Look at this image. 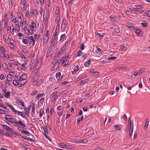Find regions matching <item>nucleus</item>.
<instances>
[{
  "mask_svg": "<svg viewBox=\"0 0 150 150\" xmlns=\"http://www.w3.org/2000/svg\"><path fill=\"white\" fill-rule=\"evenodd\" d=\"M68 56H68H67V57L65 56L61 58L59 60L60 61V62H61L62 64H64L67 61L68 58Z\"/></svg>",
  "mask_w": 150,
  "mask_h": 150,
  "instance_id": "obj_1",
  "label": "nucleus"
},
{
  "mask_svg": "<svg viewBox=\"0 0 150 150\" xmlns=\"http://www.w3.org/2000/svg\"><path fill=\"white\" fill-rule=\"evenodd\" d=\"M110 29L114 30L116 32L119 33L120 32V29L118 26H115L113 27L110 28Z\"/></svg>",
  "mask_w": 150,
  "mask_h": 150,
  "instance_id": "obj_2",
  "label": "nucleus"
},
{
  "mask_svg": "<svg viewBox=\"0 0 150 150\" xmlns=\"http://www.w3.org/2000/svg\"><path fill=\"white\" fill-rule=\"evenodd\" d=\"M115 128L116 130H119L121 131L123 130L124 129L123 126L121 125H115Z\"/></svg>",
  "mask_w": 150,
  "mask_h": 150,
  "instance_id": "obj_3",
  "label": "nucleus"
},
{
  "mask_svg": "<svg viewBox=\"0 0 150 150\" xmlns=\"http://www.w3.org/2000/svg\"><path fill=\"white\" fill-rule=\"evenodd\" d=\"M129 124V127L128 129H130L132 130V132H133V129H134V123L132 121V122L130 123H128Z\"/></svg>",
  "mask_w": 150,
  "mask_h": 150,
  "instance_id": "obj_4",
  "label": "nucleus"
},
{
  "mask_svg": "<svg viewBox=\"0 0 150 150\" xmlns=\"http://www.w3.org/2000/svg\"><path fill=\"white\" fill-rule=\"evenodd\" d=\"M49 38V36L47 35V34H45L43 41V44H45L47 42L48 39Z\"/></svg>",
  "mask_w": 150,
  "mask_h": 150,
  "instance_id": "obj_5",
  "label": "nucleus"
},
{
  "mask_svg": "<svg viewBox=\"0 0 150 150\" xmlns=\"http://www.w3.org/2000/svg\"><path fill=\"white\" fill-rule=\"evenodd\" d=\"M17 81L18 82L17 83V85L20 87H22L24 86L26 83V81L25 82H23V81L22 82V81L19 80H17Z\"/></svg>",
  "mask_w": 150,
  "mask_h": 150,
  "instance_id": "obj_6",
  "label": "nucleus"
},
{
  "mask_svg": "<svg viewBox=\"0 0 150 150\" xmlns=\"http://www.w3.org/2000/svg\"><path fill=\"white\" fill-rule=\"evenodd\" d=\"M60 63V61H59V60H58L55 62H54L53 64L54 67H55L56 68H57L59 66Z\"/></svg>",
  "mask_w": 150,
  "mask_h": 150,
  "instance_id": "obj_7",
  "label": "nucleus"
},
{
  "mask_svg": "<svg viewBox=\"0 0 150 150\" xmlns=\"http://www.w3.org/2000/svg\"><path fill=\"white\" fill-rule=\"evenodd\" d=\"M27 77V75L25 74H24L19 77V80L21 81H24L25 79Z\"/></svg>",
  "mask_w": 150,
  "mask_h": 150,
  "instance_id": "obj_8",
  "label": "nucleus"
},
{
  "mask_svg": "<svg viewBox=\"0 0 150 150\" xmlns=\"http://www.w3.org/2000/svg\"><path fill=\"white\" fill-rule=\"evenodd\" d=\"M66 21L65 20L63 19L62 24V28L64 30L66 28Z\"/></svg>",
  "mask_w": 150,
  "mask_h": 150,
  "instance_id": "obj_9",
  "label": "nucleus"
},
{
  "mask_svg": "<svg viewBox=\"0 0 150 150\" xmlns=\"http://www.w3.org/2000/svg\"><path fill=\"white\" fill-rule=\"evenodd\" d=\"M59 145L62 148H65L66 149H68L69 148V147L68 146L65 144L63 143H59Z\"/></svg>",
  "mask_w": 150,
  "mask_h": 150,
  "instance_id": "obj_10",
  "label": "nucleus"
},
{
  "mask_svg": "<svg viewBox=\"0 0 150 150\" xmlns=\"http://www.w3.org/2000/svg\"><path fill=\"white\" fill-rule=\"evenodd\" d=\"M134 32L138 34L141 35L142 33V31L139 28H137L134 30Z\"/></svg>",
  "mask_w": 150,
  "mask_h": 150,
  "instance_id": "obj_11",
  "label": "nucleus"
},
{
  "mask_svg": "<svg viewBox=\"0 0 150 150\" xmlns=\"http://www.w3.org/2000/svg\"><path fill=\"white\" fill-rule=\"evenodd\" d=\"M57 35H56V34H54L52 36V41L51 42V43H52V42H53L54 41H55L57 40Z\"/></svg>",
  "mask_w": 150,
  "mask_h": 150,
  "instance_id": "obj_12",
  "label": "nucleus"
},
{
  "mask_svg": "<svg viewBox=\"0 0 150 150\" xmlns=\"http://www.w3.org/2000/svg\"><path fill=\"white\" fill-rule=\"evenodd\" d=\"M89 79H86L84 80H82L79 82V85H81L83 83H86L89 81Z\"/></svg>",
  "mask_w": 150,
  "mask_h": 150,
  "instance_id": "obj_13",
  "label": "nucleus"
},
{
  "mask_svg": "<svg viewBox=\"0 0 150 150\" xmlns=\"http://www.w3.org/2000/svg\"><path fill=\"white\" fill-rule=\"evenodd\" d=\"M11 93L10 92H6V93H4L3 94L4 95V97L6 98H9L10 96Z\"/></svg>",
  "mask_w": 150,
  "mask_h": 150,
  "instance_id": "obj_14",
  "label": "nucleus"
},
{
  "mask_svg": "<svg viewBox=\"0 0 150 150\" xmlns=\"http://www.w3.org/2000/svg\"><path fill=\"white\" fill-rule=\"evenodd\" d=\"M3 127V128L5 129H6L9 131H11L12 130V129L9 127H8V126L4 125H2V126Z\"/></svg>",
  "mask_w": 150,
  "mask_h": 150,
  "instance_id": "obj_15",
  "label": "nucleus"
},
{
  "mask_svg": "<svg viewBox=\"0 0 150 150\" xmlns=\"http://www.w3.org/2000/svg\"><path fill=\"white\" fill-rule=\"evenodd\" d=\"M65 46L62 47L59 50L60 52L62 53V54H64V53L66 52V50H65Z\"/></svg>",
  "mask_w": 150,
  "mask_h": 150,
  "instance_id": "obj_16",
  "label": "nucleus"
},
{
  "mask_svg": "<svg viewBox=\"0 0 150 150\" xmlns=\"http://www.w3.org/2000/svg\"><path fill=\"white\" fill-rule=\"evenodd\" d=\"M57 13L56 15V16L57 17V18L56 20V22L57 23V26H58L59 25V15L58 14V12L59 11H58L57 12V11L56 12Z\"/></svg>",
  "mask_w": 150,
  "mask_h": 150,
  "instance_id": "obj_17",
  "label": "nucleus"
},
{
  "mask_svg": "<svg viewBox=\"0 0 150 150\" xmlns=\"http://www.w3.org/2000/svg\"><path fill=\"white\" fill-rule=\"evenodd\" d=\"M9 107L11 108L13 112H14L16 114L17 113L18 111L15 110L12 106L11 105Z\"/></svg>",
  "mask_w": 150,
  "mask_h": 150,
  "instance_id": "obj_18",
  "label": "nucleus"
},
{
  "mask_svg": "<svg viewBox=\"0 0 150 150\" xmlns=\"http://www.w3.org/2000/svg\"><path fill=\"white\" fill-rule=\"evenodd\" d=\"M127 25L129 28H130L131 29L133 28L134 26L133 24L131 23H128L127 24Z\"/></svg>",
  "mask_w": 150,
  "mask_h": 150,
  "instance_id": "obj_19",
  "label": "nucleus"
},
{
  "mask_svg": "<svg viewBox=\"0 0 150 150\" xmlns=\"http://www.w3.org/2000/svg\"><path fill=\"white\" fill-rule=\"evenodd\" d=\"M0 51L1 54H4V53L5 51L4 48L3 46H1L0 47Z\"/></svg>",
  "mask_w": 150,
  "mask_h": 150,
  "instance_id": "obj_20",
  "label": "nucleus"
},
{
  "mask_svg": "<svg viewBox=\"0 0 150 150\" xmlns=\"http://www.w3.org/2000/svg\"><path fill=\"white\" fill-rule=\"evenodd\" d=\"M91 62V59H90L88 62H86L84 64L85 67H88L90 65V63Z\"/></svg>",
  "mask_w": 150,
  "mask_h": 150,
  "instance_id": "obj_21",
  "label": "nucleus"
},
{
  "mask_svg": "<svg viewBox=\"0 0 150 150\" xmlns=\"http://www.w3.org/2000/svg\"><path fill=\"white\" fill-rule=\"evenodd\" d=\"M18 115H19V114L21 113V115H21V117L23 118H25V116L24 115H23V112H20L18 111L17 113Z\"/></svg>",
  "mask_w": 150,
  "mask_h": 150,
  "instance_id": "obj_22",
  "label": "nucleus"
},
{
  "mask_svg": "<svg viewBox=\"0 0 150 150\" xmlns=\"http://www.w3.org/2000/svg\"><path fill=\"white\" fill-rule=\"evenodd\" d=\"M30 27H32V28H34L36 27V25L35 22H32L31 23V25H30Z\"/></svg>",
  "mask_w": 150,
  "mask_h": 150,
  "instance_id": "obj_23",
  "label": "nucleus"
},
{
  "mask_svg": "<svg viewBox=\"0 0 150 150\" xmlns=\"http://www.w3.org/2000/svg\"><path fill=\"white\" fill-rule=\"evenodd\" d=\"M10 116L8 115H6L5 116L6 120L8 122V120H10L11 117H10Z\"/></svg>",
  "mask_w": 150,
  "mask_h": 150,
  "instance_id": "obj_24",
  "label": "nucleus"
},
{
  "mask_svg": "<svg viewBox=\"0 0 150 150\" xmlns=\"http://www.w3.org/2000/svg\"><path fill=\"white\" fill-rule=\"evenodd\" d=\"M149 121L148 120H146L145 125V126H144V128L145 129H146L148 127V125H149Z\"/></svg>",
  "mask_w": 150,
  "mask_h": 150,
  "instance_id": "obj_25",
  "label": "nucleus"
},
{
  "mask_svg": "<svg viewBox=\"0 0 150 150\" xmlns=\"http://www.w3.org/2000/svg\"><path fill=\"white\" fill-rule=\"evenodd\" d=\"M61 73L60 72H58L56 74V78L57 79H59L60 76H61Z\"/></svg>",
  "mask_w": 150,
  "mask_h": 150,
  "instance_id": "obj_26",
  "label": "nucleus"
},
{
  "mask_svg": "<svg viewBox=\"0 0 150 150\" xmlns=\"http://www.w3.org/2000/svg\"><path fill=\"white\" fill-rule=\"evenodd\" d=\"M16 120L15 118L11 117L10 120H8V122L11 123H13L14 122H15Z\"/></svg>",
  "mask_w": 150,
  "mask_h": 150,
  "instance_id": "obj_27",
  "label": "nucleus"
},
{
  "mask_svg": "<svg viewBox=\"0 0 150 150\" xmlns=\"http://www.w3.org/2000/svg\"><path fill=\"white\" fill-rule=\"evenodd\" d=\"M66 36V35L65 34H63L62 35H61V36L60 39L59 40V41L63 40Z\"/></svg>",
  "mask_w": 150,
  "mask_h": 150,
  "instance_id": "obj_28",
  "label": "nucleus"
},
{
  "mask_svg": "<svg viewBox=\"0 0 150 150\" xmlns=\"http://www.w3.org/2000/svg\"><path fill=\"white\" fill-rule=\"evenodd\" d=\"M44 95V93H42V94L39 93L37 96L35 97V98L38 99L40 97H42L43 95Z\"/></svg>",
  "mask_w": 150,
  "mask_h": 150,
  "instance_id": "obj_29",
  "label": "nucleus"
},
{
  "mask_svg": "<svg viewBox=\"0 0 150 150\" xmlns=\"http://www.w3.org/2000/svg\"><path fill=\"white\" fill-rule=\"evenodd\" d=\"M138 72L136 73H135V72L134 74H133L132 75L131 77L133 78H135V76H138Z\"/></svg>",
  "mask_w": 150,
  "mask_h": 150,
  "instance_id": "obj_30",
  "label": "nucleus"
},
{
  "mask_svg": "<svg viewBox=\"0 0 150 150\" xmlns=\"http://www.w3.org/2000/svg\"><path fill=\"white\" fill-rule=\"evenodd\" d=\"M0 107L6 109V110H8V108L6 107L3 105L1 104V103H0Z\"/></svg>",
  "mask_w": 150,
  "mask_h": 150,
  "instance_id": "obj_31",
  "label": "nucleus"
},
{
  "mask_svg": "<svg viewBox=\"0 0 150 150\" xmlns=\"http://www.w3.org/2000/svg\"><path fill=\"white\" fill-rule=\"evenodd\" d=\"M22 132L24 133V134L28 135L29 134V132L28 131H25L24 129H22Z\"/></svg>",
  "mask_w": 150,
  "mask_h": 150,
  "instance_id": "obj_32",
  "label": "nucleus"
},
{
  "mask_svg": "<svg viewBox=\"0 0 150 150\" xmlns=\"http://www.w3.org/2000/svg\"><path fill=\"white\" fill-rule=\"evenodd\" d=\"M82 52L81 50H79L77 53V54L78 56L79 57L81 55Z\"/></svg>",
  "mask_w": 150,
  "mask_h": 150,
  "instance_id": "obj_33",
  "label": "nucleus"
},
{
  "mask_svg": "<svg viewBox=\"0 0 150 150\" xmlns=\"http://www.w3.org/2000/svg\"><path fill=\"white\" fill-rule=\"evenodd\" d=\"M120 48L121 50H124L125 51L127 49V47L124 46H121Z\"/></svg>",
  "mask_w": 150,
  "mask_h": 150,
  "instance_id": "obj_34",
  "label": "nucleus"
},
{
  "mask_svg": "<svg viewBox=\"0 0 150 150\" xmlns=\"http://www.w3.org/2000/svg\"><path fill=\"white\" fill-rule=\"evenodd\" d=\"M144 11L142 10H139L137 9V11L135 12H136V13H142Z\"/></svg>",
  "mask_w": 150,
  "mask_h": 150,
  "instance_id": "obj_35",
  "label": "nucleus"
},
{
  "mask_svg": "<svg viewBox=\"0 0 150 150\" xmlns=\"http://www.w3.org/2000/svg\"><path fill=\"white\" fill-rule=\"evenodd\" d=\"M44 112L43 110V109H41L40 112V117L43 115Z\"/></svg>",
  "mask_w": 150,
  "mask_h": 150,
  "instance_id": "obj_36",
  "label": "nucleus"
},
{
  "mask_svg": "<svg viewBox=\"0 0 150 150\" xmlns=\"http://www.w3.org/2000/svg\"><path fill=\"white\" fill-rule=\"evenodd\" d=\"M17 80H16V79H15V80H13V84L14 85H15V86H17V83H18V82L17 81Z\"/></svg>",
  "mask_w": 150,
  "mask_h": 150,
  "instance_id": "obj_37",
  "label": "nucleus"
},
{
  "mask_svg": "<svg viewBox=\"0 0 150 150\" xmlns=\"http://www.w3.org/2000/svg\"><path fill=\"white\" fill-rule=\"evenodd\" d=\"M141 24L144 27H146L147 26V23L145 22L142 23Z\"/></svg>",
  "mask_w": 150,
  "mask_h": 150,
  "instance_id": "obj_38",
  "label": "nucleus"
},
{
  "mask_svg": "<svg viewBox=\"0 0 150 150\" xmlns=\"http://www.w3.org/2000/svg\"><path fill=\"white\" fill-rule=\"evenodd\" d=\"M145 70H146V69H142L139 70L138 72V73H141L143 72H145Z\"/></svg>",
  "mask_w": 150,
  "mask_h": 150,
  "instance_id": "obj_39",
  "label": "nucleus"
},
{
  "mask_svg": "<svg viewBox=\"0 0 150 150\" xmlns=\"http://www.w3.org/2000/svg\"><path fill=\"white\" fill-rule=\"evenodd\" d=\"M43 128L44 129V131L45 132V133H44V134L45 136H46V134H47V132L46 129L44 127H43Z\"/></svg>",
  "mask_w": 150,
  "mask_h": 150,
  "instance_id": "obj_40",
  "label": "nucleus"
},
{
  "mask_svg": "<svg viewBox=\"0 0 150 150\" xmlns=\"http://www.w3.org/2000/svg\"><path fill=\"white\" fill-rule=\"evenodd\" d=\"M79 67L78 65H76L74 68V70L76 71L79 70Z\"/></svg>",
  "mask_w": 150,
  "mask_h": 150,
  "instance_id": "obj_41",
  "label": "nucleus"
},
{
  "mask_svg": "<svg viewBox=\"0 0 150 150\" xmlns=\"http://www.w3.org/2000/svg\"><path fill=\"white\" fill-rule=\"evenodd\" d=\"M6 111L2 109H0V113L6 114Z\"/></svg>",
  "mask_w": 150,
  "mask_h": 150,
  "instance_id": "obj_42",
  "label": "nucleus"
},
{
  "mask_svg": "<svg viewBox=\"0 0 150 150\" xmlns=\"http://www.w3.org/2000/svg\"><path fill=\"white\" fill-rule=\"evenodd\" d=\"M80 46H81V50H83L84 49V47H85L84 45L83 44H81Z\"/></svg>",
  "mask_w": 150,
  "mask_h": 150,
  "instance_id": "obj_43",
  "label": "nucleus"
},
{
  "mask_svg": "<svg viewBox=\"0 0 150 150\" xmlns=\"http://www.w3.org/2000/svg\"><path fill=\"white\" fill-rule=\"evenodd\" d=\"M129 9L130 11H133V12H135L137 11V8H129Z\"/></svg>",
  "mask_w": 150,
  "mask_h": 150,
  "instance_id": "obj_44",
  "label": "nucleus"
},
{
  "mask_svg": "<svg viewBox=\"0 0 150 150\" xmlns=\"http://www.w3.org/2000/svg\"><path fill=\"white\" fill-rule=\"evenodd\" d=\"M24 110L26 111V112H28V113L29 112L30 108H29L28 107V108H24Z\"/></svg>",
  "mask_w": 150,
  "mask_h": 150,
  "instance_id": "obj_45",
  "label": "nucleus"
},
{
  "mask_svg": "<svg viewBox=\"0 0 150 150\" xmlns=\"http://www.w3.org/2000/svg\"><path fill=\"white\" fill-rule=\"evenodd\" d=\"M13 125L14 126H17V125H19V122H17L16 121H15V122L13 123Z\"/></svg>",
  "mask_w": 150,
  "mask_h": 150,
  "instance_id": "obj_46",
  "label": "nucleus"
},
{
  "mask_svg": "<svg viewBox=\"0 0 150 150\" xmlns=\"http://www.w3.org/2000/svg\"><path fill=\"white\" fill-rule=\"evenodd\" d=\"M5 78L4 75L2 74H1L0 76V79L1 80H3Z\"/></svg>",
  "mask_w": 150,
  "mask_h": 150,
  "instance_id": "obj_47",
  "label": "nucleus"
},
{
  "mask_svg": "<svg viewBox=\"0 0 150 150\" xmlns=\"http://www.w3.org/2000/svg\"><path fill=\"white\" fill-rule=\"evenodd\" d=\"M19 103H20V105H21L23 106H24V104L23 102H22L21 101H18Z\"/></svg>",
  "mask_w": 150,
  "mask_h": 150,
  "instance_id": "obj_48",
  "label": "nucleus"
},
{
  "mask_svg": "<svg viewBox=\"0 0 150 150\" xmlns=\"http://www.w3.org/2000/svg\"><path fill=\"white\" fill-rule=\"evenodd\" d=\"M58 97V96H56L55 97H54L53 98L52 100V102H54L56 99Z\"/></svg>",
  "mask_w": 150,
  "mask_h": 150,
  "instance_id": "obj_49",
  "label": "nucleus"
},
{
  "mask_svg": "<svg viewBox=\"0 0 150 150\" xmlns=\"http://www.w3.org/2000/svg\"><path fill=\"white\" fill-rule=\"evenodd\" d=\"M0 134H5V132H4V130L0 129Z\"/></svg>",
  "mask_w": 150,
  "mask_h": 150,
  "instance_id": "obj_50",
  "label": "nucleus"
},
{
  "mask_svg": "<svg viewBox=\"0 0 150 150\" xmlns=\"http://www.w3.org/2000/svg\"><path fill=\"white\" fill-rule=\"evenodd\" d=\"M8 54H6V55L4 54V55H3V57H5V58H6L7 57V59H8L10 58V57L9 56H8Z\"/></svg>",
  "mask_w": 150,
  "mask_h": 150,
  "instance_id": "obj_51",
  "label": "nucleus"
},
{
  "mask_svg": "<svg viewBox=\"0 0 150 150\" xmlns=\"http://www.w3.org/2000/svg\"><path fill=\"white\" fill-rule=\"evenodd\" d=\"M117 58V57H109L108 59L109 60H113L116 59Z\"/></svg>",
  "mask_w": 150,
  "mask_h": 150,
  "instance_id": "obj_52",
  "label": "nucleus"
},
{
  "mask_svg": "<svg viewBox=\"0 0 150 150\" xmlns=\"http://www.w3.org/2000/svg\"><path fill=\"white\" fill-rule=\"evenodd\" d=\"M15 23L16 26H19V22L18 21H15Z\"/></svg>",
  "mask_w": 150,
  "mask_h": 150,
  "instance_id": "obj_53",
  "label": "nucleus"
},
{
  "mask_svg": "<svg viewBox=\"0 0 150 150\" xmlns=\"http://www.w3.org/2000/svg\"><path fill=\"white\" fill-rule=\"evenodd\" d=\"M57 93V91L54 92L52 93L50 97L51 98L53 97L54 96H55Z\"/></svg>",
  "mask_w": 150,
  "mask_h": 150,
  "instance_id": "obj_54",
  "label": "nucleus"
},
{
  "mask_svg": "<svg viewBox=\"0 0 150 150\" xmlns=\"http://www.w3.org/2000/svg\"><path fill=\"white\" fill-rule=\"evenodd\" d=\"M1 88L2 89V91H3L4 93H6V89L5 88H4V87L3 88L2 87H1Z\"/></svg>",
  "mask_w": 150,
  "mask_h": 150,
  "instance_id": "obj_55",
  "label": "nucleus"
},
{
  "mask_svg": "<svg viewBox=\"0 0 150 150\" xmlns=\"http://www.w3.org/2000/svg\"><path fill=\"white\" fill-rule=\"evenodd\" d=\"M68 83V81H64V82H62V83H61L60 84V85H61V86H62L63 85H64V84H67V83Z\"/></svg>",
  "mask_w": 150,
  "mask_h": 150,
  "instance_id": "obj_56",
  "label": "nucleus"
},
{
  "mask_svg": "<svg viewBox=\"0 0 150 150\" xmlns=\"http://www.w3.org/2000/svg\"><path fill=\"white\" fill-rule=\"evenodd\" d=\"M18 15L19 18H21V16H23V14L21 13H18Z\"/></svg>",
  "mask_w": 150,
  "mask_h": 150,
  "instance_id": "obj_57",
  "label": "nucleus"
},
{
  "mask_svg": "<svg viewBox=\"0 0 150 150\" xmlns=\"http://www.w3.org/2000/svg\"><path fill=\"white\" fill-rule=\"evenodd\" d=\"M23 42L25 44H26L27 43V40L26 39H23Z\"/></svg>",
  "mask_w": 150,
  "mask_h": 150,
  "instance_id": "obj_58",
  "label": "nucleus"
},
{
  "mask_svg": "<svg viewBox=\"0 0 150 150\" xmlns=\"http://www.w3.org/2000/svg\"><path fill=\"white\" fill-rule=\"evenodd\" d=\"M33 105L32 107V112H33L34 113L35 112V107H34L35 104H34V103H33Z\"/></svg>",
  "mask_w": 150,
  "mask_h": 150,
  "instance_id": "obj_59",
  "label": "nucleus"
},
{
  "mask_svg": "<svg viewBox=\"0 0 150 150\" xmlns=\"http://www.w3.org/2000/svg\"><path fill=\"white\" fill-rule=\"evenodd\" d=\"M83 77H80L77 79H76V81H80V80H81V79H83Z\"/></svg>",
  "mask_w": 150,
  "mask_h": 150,
  "instance_id": "obj_60",
  "label": "nucleus"
},
{
  "mask_svg": "<svg viewBox=\"0 0 150 150\" xmlns=\"http://www.w3.org/2000/svg\"><path fill=\"white\" fill-rule=\"evenodd\" d=\"M99 73V72H98V71H95V72H94V73H93V76H96V75H98V74Z\"/></svg>",
  "mask_w": 150,
  "mask_h": 150,
  "instance_id": "obj_61",
  "label": "nucleus"
},
{
  "mask_svg": "<svg viewBox=\"0 0 150 150\" xmlns=\"http://www.w3.org/2000/svg\"><path fill=\"white\" fill-rule=\"evenodd\" d=\"M40 37V36L39 35H37L36 34L35 35V39H38Z\"/></svg>",
  "mask_w": 150,
  "mask_h": 150,
  "instance_id": "obj_62",
  "label": "nucleus"
},
{
  "mask_svg": "<svg viewBox=\"0 0 150 150\" xmlns=\"http://www.w3.org/2000/svg\"><path fill=\"white\" fill-rule=\"evenodd\" d=\"M38 93V91L37 90H35L34 91H33L32 93V95H34L36 93Z\"/></svg>",
  "mask_w": 150,
  "mask_h": 150,
  "instance_id": "obj_63",
  "label": "nucleus"
},
{
  "mask_svg": "<svg viewBox=\"0 0 150 150\" xmlns=\"http://www.w3.org/2000/svg\"><path fill=\"white\" fill-rule=\"evenodd\" d=\"M146 14L148 17H150V11H148L147 13H146Z\"/></svg>",
  "mask_w": 150,
  "mask_h": 150,
  "instance_id": "obj_64",
  "label": "nucleus"
}]
</instances>
